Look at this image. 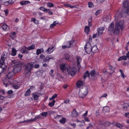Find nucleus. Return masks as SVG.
<instances>
[{"label": "nucleus", "mask_w": 129, "mask_h": 129, "mask_svg": "<svg viewBox=\"0 0 129 129\" xmlns=\"http://www.w3.org/2000/svg\"><path fill=\"white\" fill-rule=\"evenodd\" d=\"M34 62L27 63L25 66L24 73L26 77H28L31 74V70L33 68Z\"/></svg>", "instance_id": "obj_1"}, {"label": "nucleus", "mask_w": 129, "mask_h": 129, "mask_svg": "<svg viewBox=\"0 0 129 129\" xmlns=\"http://www.w3.org/2000/svg\"><path fill=\"white\" fill-rule=\"evenodd\" d=\"M67 70L68 74L72 76L75 75L76 73L77 70L74 67L72 68L70 67H68L67 68Z\"/></svg>", "instance_id": "obj_2"}, {"label": "nucleus", "mask_w": 129, "mask_h": 129, "mask_svg": "<svg viewBox=\"0 0 129 129\" xmlns=\"http://www.w3.org/2000/svg\"><path fill=\"white\" fill-rule=\"evenodd\" d=\"M90 74L92 77L91 79L92 80H94L99 75L98 72H95L94 70H93L90 72Z\"/></svg>", "instance_id": "obj_3"}, {"label": "nucleus", "mask_w": 129, "mask_h": 129, "mask_svg": "<svg viewBox=\"0 0 129 129\" xmlns=\"http://www.w3.org/2000/svg\"><path fill=\"white\" fill-rule=\"evenodd\" d=\"M87 92L86 90H79V96L82 98L85 97L87 94Z\"/></svg>", "instance_id": "obj_4"}, {"label": "nucleus", "mask_w": 129, "mask_h": 129, "mask_svg": "<svg viewBox=\"0 0 129 129\" xmlns=\"http://www.w3.org/2000/svg\"><path fill=\"white\" fill-rule=\"evenodd\" d=\"M123 21H121L117 23L115 25V27L119 29H122L123 28Z\"/></svg>", "instance_id": "obj_5"}, {"label": "nucleus", "mask_w": 129, "mask_h": 129, "mask_svg": "<svg viewBox=\"0 0 129 129\" xmlns=\"http://www.w3.org/2000/svg\"><path fill=\"white\" fill-rule=\"evenodd\" d=\"M79 115V113L76 109H74L71 112V116L72 118L77 117Z\"/></svg>", "instance_id": "obj_6"}, {"label": "nucleus", "mask_w": 129, "mask_h": 129, "mask_svg": "<svg viewBox=\"0 0 129 129\" xmlns=\"http://www.w3.org/2000/svg\"><path fill=\"white\" fill-rule=\"evenodd\" d=\"M22 69L21 67L19 65H17L14 68L13 70V72L15 74L19 72Z\"/></svg>", "instance_id": "obj_7"}, {"label": "nucleus", "mask_w": 129, "mask_h": 129, "mask_svg": "<svg viewBox=\"0 0 129 129\" xmlns=\"http://www.w3.org/2000/svg\"><path fill=\"white\" fill-rule=\"evenodd\" d=\"M7 56V53L6 51H4L1 55L0 59L5 62Z\"/></svg>", "instance_id": "obj_8"}, {"label": "nucleus", "mask_w": 129, "mask_h": 129, "mask_svg": "<svg viewBox=\"0 0 129 129\" xmlns=\"http://www.w3.org/2000/svg\"><path fill=\"white\" fill-rule=\"evenodd\" d=\"M99 123L100 124L98 125L97 123H96L94 125H95L96 127V129H101V128L103 127V126H106L105 125L104 123L102 124V123H101V122H99Z\"/></svg>", "instance_id": "obj_9"}, {"label": "nucleus", "mask_w": 129, "mask_h": 129, "mask_svg": "<svg viewBox=\"0 0 129 129\" xmlns=\"http://www.w3.org/2000/svg\"><path fill=\"white\" fill-rule=\"evenodd\" d=\"M60 70L62 72H64L66 71V67L65 64L63 63L60 64Z\"/></svg>", "instance_id": "obj_10"}, {"label": "nucleus", "mask_w": 129, "mask_h": 129, "mask_svg": "<svg viewBox=\"0 0 129 129\" xmlns=\"http://www.w3.org/2000/svg\"><path fill=\"white\" fill-rule=\"evenodd\" d=\"M13 3L14 2L12 0H9L8 1L6 2L4 1L3 3H2V4L6 6H8L12 4H13Z\"/></svg>", "instance_id": "obj_11"}, {"label": "nucleus", "mask_w": 129, "mask_h": 129, "mask_svg": "<svg viewBox=\"0 0 129 129\" xmlns=\"http://www.w3.org/2000/svg\"><path fill=\"white\" fill-rule=\"evenodd\" d=\"M2 27L3 30L5 31H7L9 29V26L6 24H3Z\"/></svg>", "instance_id": "obj_12"}, {"label": "nucleus", "mask_w": 129, "mask_h": 129, "mask_svg": "<svg viewBox=\"0 0 129 129\" xmlns=\"http://www.w3.org/2000/svg\"><path fill=\"white\" fill-rule=\"evenodd\" d=\"M15 74L13 72H11L8 73L7 77L9 79H10L13 77Z\"/></svg>", "instance_id": "obj_13"}, {"label": "nucleus", "mask_w": 129, "mask_h": 129, "mask_svg": "<svg viewBox=\"0 0 129 129\" xmlns=\"http://www.w3.org/2000/svg\"><path fill=\"white\" fill-rule=\"evenodd\" d=\"M110 111V108L108 106H105L103 107V112L105 114L107 113L108 112Z\"/></svg>", "instance_id": "obj_14"}, {"label": "nucleus", "mask_w": 129, "mask_h": 129, "mask_svg": "<svg viewBox=\"0 0 129 129\" xmlns=\"http://www.w3.org/2000/svg\"><path fill=\"white\" fill-rule=\"evenodd\" d=\"M83 84V83L82 81H78L76 83V85L77 87L80 88L82 86Z\"/></svg>", "instance_id": "obj_15"}, {"label": "nucleus", "mask_w": 129, "mask_h": 129, "mask_svg": "<svg viewBox=\"0 0 129 129\" xmlns=\"http://www.w3.org/2000/svg\"><path fill=\"white\" fill-rule=\"evenodd\" d=\"M53 57L50 56H47L44 59L43 62H46L47 61H49L50 59H53Z\"/></svg>", "instance_id": "obj_16"}, {"label": "nucleus", "mask_w": 129, "mask_h": 129, "mask_svg": "<svg viewBox=\"0 0 129 129\" xmlns=\"http://www.w3.org/2000/svg\"><path fill=\"white\" fill-rule=\"evenodd\" d=\"M104 27H100L98 29V34L100 35L103 34V31L104 30Z\"/></svg>", "instance_id": "obj_17"}, {"label": "nucleus", "mask_w": 129, "mask_h": 129, "mask_svg": "<svg viewBox=\"0 0 129 129\" xmlns=\"http://www.w3.org/2000/svg\"><path fill=\"white\" fill-rule=\"evenodd\" d=\"M76 61L77 66L78 67H80V62L81 61V59L80 56H77L76 57Z\"/></svg>", "instance_id": "obj_18"}, {"label": "nucleus", "mask_w": 129, "mask_h": 129, "mask_svg": "<svg viewBox=\"0 0 129 129\" xmlns=\"http://www.w3.org/2000/svg\"><path fill=\"white\" fill-rule=\"evenodd\" d=\"M111 18L110 15H107L106 17L104 18V21L106 22H109L110 21Z\"/></svg>", "instance_id": "obj_19"}, {"label": "nucleus", "mask_w": 129, "mask_h": 129, "mask_svg": "<svg viewBox=\"0 0 129 129\" xmlns=\"http://www.w3.org/2000/svg\"><path fill=\"white\" fill-rule=\"evenodd\" d=\"M53 47L50 46L46 52H47V53L48 54H50L53 51Z\"/></svg>", "instance_id": "obj_20"}, {"label": "nucleus", "mask_w": 129, "mask_h": 129, "mask_svg": "<svg viewBox=\"0 0 129 129\" xmlns=\"http://www.w3.org/2000/svg\"><path fill=\"white\" fill-rule=\"evenodd\" d=\"M97 50L98 48L96 46V45H94L91 47V51L95 53L97 51Z\"/></svg>", "instance_id": "obj_21"}, {"label": "nucleus", "mask_w": 129, "mask_h": 129, "mask_svg": "<svg viewBox=\"0 0 129 129\" xmlns=\"http://www.w3.org/2000/svg\"><path fill=\"white\" fill-rule=\"evenodd\" d=\"M28 50L27 49V48L24 46L22 48L21 51L22 53H28Z\"/></svg>", "instance_id": "obj_22"}, {"label": "nucleus", "mask_w": 129, "mask_h": 129, "mask_svg": "<svg viewBox=\"0 0 129 129\" xmlns=\"http://www.w3.org/2000/svg\"><path fill=\"white\" fill-rule=\"evenodd\" d=\"M74 42L72 41H68L67 42L66 46H70V48L72 47L73 45Z\"/></svg>", "instance_id": "obj_23"}, {"label": "nucleus", "mask_w": 129, "mask_h": 129, "mask_svg": "<svg viewBox=\"0 0 129 129\" xmlns=\"http://www.w3.org/2000/svg\"><path fill=\"white\" fill-rule=\"evenodd\" d=\"M30 3V2L29 1H21L20 2V4L21 5L23 6L24 5H27L28 4Z\"/></svg>", "instance_id": "obj_24"}, {"label": "nucleus", "mask_w": 129, "mask_h": 129, "mask_svg": "<svg viewBox=\"0 0 129 129\" xmlns=\"http://www.w3.org/2000/svg\"><path fill=\"white\" fill-rule=\"evenodd\" d=\"M120 30L115 27L113 31V34L115 35H117L119 33Z\"/></svg>", "instance_id": "obj_25"}, {"label": "nucleus", "mask_w": 129, "mask_h": 129, "mask_svg": "<svg viewBox=\"0 0 129 129\" xmlns=\"http://www.w3.org/2000/svg\"><path fill=\"white\" fill-rule=\"evenodd\" d=\"M127 59V57L126 56H122L118 58V60L119 61H121L122 60H126Z\"/></svg>", "instance_id": "obj_26"}, {"label": "nucleus", "mask_w": 129, "mask_h": 129, "mask_svg": "<svg viewBox=\"0 0 129 129\" xmlns=\"http://www.w3.org/2000/svg\"><path fill=\"white\" fill-rule=\"evenodd\" d=\"M32 96L33 97L34 100L36 101L38 100L39 96L38 95L34 93H32Z\"/></svg>", "instance_id": "obj_27"}, {"label": "nucleus", "mask_w": 129, "mask_h": 129, "mask_svg": "<svg viewBox=\"0 0 129 129\" xmlns=\"http://www.w3.org/2000/svg\"><path fill=\"white\" fill-rule=\"evenodd\" d=\"M3 82L6 87L8 86L9 85V81L7 79H5L3 81Z\"/></svg>", "instance_id": "obj_28"}, {"label": "nucleus", "mask_w": 129, "mask_h": 129, "mask_svg": "<svg viewBox=\"0 0 129 129\" xmlns=\"http://www.w3.org/2000/svg\"><path fill=\"white\" fill-rule=\"evenodd\" d=\"M16 33L15 32L11 33L10 34V37L11 39L13 40L15 37Z\"/></svg>", "instance_id": "obj_29"}, {"label": "nucleus", "mask_w": 129, "mask_h": 129, "mask_svg": "<svg viewBox=\"0 0 129 129\" xmlns=\"http://www.w3.org/2000/svg\"><path fill=\"white\" fill-rule=\"evenodd\" d=\"M13 92V91L12 90H8L7 92V94L8 95V97L9 98L11 97V95Z\"/></svg>", "instance_id": "obj_30"}, {"label": "nucleus", "mask_w": 129, "mask_h": 129, "mask_svg": "<svg viewBox=\"0 0 129 129\" xmlns=\"http://www.w3.org/2000/svg\"><path fill=\"white\" fill-rule=\"evenodd\" d=\"M128 1L126 0L124 1L123 3V6L124 8H126L128 7L129 6H128Z\"/></svg>", "instance_id": "obj_31"}, {"label": "nucleus", "mask_w": 129, "mask_h": 129, "mask_svg": "<svg viewBox=\"0 0 129 129\" xmlns=\"http://www.w3.org/2000/svg\"><path fill=\"white\" fill-rule=\"evenodd\" d=\"M31 92V91L30 89H28L26 91L24 95L25 96H27L29 95Z\"/></svg>", "instance_id": "obj_32"}, {"label": "nucleus", "mask_w": 129, "mask_h": 129, "mask_svg": "<svg viewBox=\"0 0 129 129\" xmlns=\"http://www.w3.org/2000/svg\"><path fill=\"white\" fill-rule=\"evenodd\" d=\"M66 120V118H65L63 117L61 119L59 120V121L60 123L63 124L65 123Z\"/></svg>", "instance_id": "obj_33"}, {"label": "nucleus", "mask_w": 129, "mask_h": 129, "mask_svg": "<svg viewBox=\"0 0 129 129\" xmlns=\"http://www.w3.org/2000/svg\"><path fill=\"white\" fill-rule=\"evenodd\" d=\"M35 48V45L34 44H33L29 46H28L27 47V50H31L34 49Z\"/></svg>", "instance_id": "obj_34"}, {"label": "nucleus", "mask_w": 129, "mask_h": 129, "mask_svg": "<svg viewBox=\"0 0 129 129\" xmlns=\"http://www.w3.org/2000/svg\"><path fill=\"white\" fill-rule=\"evenodd\" d=\"M55 102L54 100H53L52 102L49 103L48 104V105L50 107H52L54 106Z\"/></svg>", "instance_id": "obj_35"}, {"label": "nucleus", "mask_w": 129, "mask_h": 129, "mask_svg": "<svg viewBox=\"0 0 129 129\" xmlns=\"http://www.w3.org/2000/svg\"><path fill=\"white\" fill-rule=\"evenodd\" d=\"M16 49L14 48L12 49L11 55L13 56H14L16 55Z\"/></svg>", "instance_id": "obj_36"}, {"label": "nucleus", "mask_w": 129, "mask_h": 129, "mask_svg": "<svg viewBox=\"0 0 129 129\" xmlns=\"http://www.w3.org/2000/svg\"><path fill=\"white\" fill-rule=\"evenodd\" d=\"M119 72H120L121 73V76L123 78H124L125 77H126V76H125L123 73V72L122 70L121 69H120L119 70Z\"/></svg>", "instance_id": "obj_37"}, {"label": "nucleus", "mask_w": 129, "mask_h": 129, "mask_svg": "<svg viewBox=\"0 0 129 129\" xmlns=\"http://www.w3.org/2000/svg\"><path fill=\"white\" fill-rule=\"evenodd\" d=\"M84 31L85 33L87 34L89 33V26H86L85 27Z\"/></svg>", "instance_id": "obj_38"}, {"label": "nucleus", "mask_w": 129, "mask_h": 129, "mask_svg": "<svg viewBox=\"0 0 129 129\" xmlns=\"http://www.w3.org/2000/svg\"><path fill=\"white\" fill-rule=\"evenodd\" d=\"M87 77H89V71H87L84 73L83 77L84 79H85Z\"/></svg>", "instance_id": "obj_39"}, {"label": "nucleus", "mask_w": 129, "mask_h": 129, "mask_svg": "<svg viewBox=\"0 0 129 129\" xmlns=\"http://www.w3.org/2000/svg\"><path fill=\"white\" fill-rule=\"evenodd\" d=\"M57 94H54L52 95V96L49 99L50 100H51L55 99L57 97Z\"/></svg>", "instance_id": "obj_40"}, {"label": "nucleus", "mask_w": 129, "mask_h": 129, "mask_svg": "<svg viewBox=\"0 0 129 129\" xmlns=\"http://www.w3.org/2000/svg\"><path fill=\"white\" fill-rule=\"evenodd\" d=\"M47 6L48 7L51 8L54 6V4L48 2L47 4Z\"/></svg>", "instance_id": "obj_41"}, {"label": "nucleus", "mask_w": 129, "mask_h": 129, "mask_svg": "<svg viewBox=\"0 0 129 129\" xmlns=\"http://www.w3.org/2000/svg\"><path fill=\"white\" fill-rule=\"evenodd\" d=\"M39 9L41 10L46 12V11L47 10V9L46 8L44 7H41Z\"/></svg>", "instance_id": "obj_42"}, {"label": "nucleus", "mask_w": 129, "mask_h": 129, "mask_svg": "<svg viewBox=\"0 0 129 129\" xmlns=\"http://www.w3.org/2000/svg\"><path fill=\"white\" fill-rule=\"evenodd\" d=\"M115 126L119 128L122 127H123L122 125L118 123H116Z\"/></svg>", "instance_id": "obj_43"}, {"label": "nucleus", "mask_w": 129, "mask_h": 129, "mask_svg": "<svg viewBox=\"0 0 129 129\" xmlns=\"http://www.w3.org/2000/svg\"><path fill=\"white\" fill-rule=\"evenodd\" d=\"M113 28H110L109 27L108 29V31L109 34L110 35H111L113 33Z\"/></svg>", "instance_id": "obj_44"}, {"label": "nucleus", "mask_w": 129, "mask_h": 129, "mask_svg": "<svg viewBox=\"0 0 129 129\" xmlns=\"http://www.w3.org/2000/svg\"><path fill=\"white\" fill-rule=\"evenodd\" d=\"M48 114V112H43L41 113L40 115H41L43 116L46 117Z\"/></svg>", "instance_id": "obj_45"}, {"label": "nucleus", "mask_w": 129, "mask_h": 129, "mask_svg": "<svg viewBox=\"0 0 129 129\" xmlns=\"http://www.w3.org/2000/svg\"><path fill=\"white\" fill-rule=\"evenodd\" d=\"M5 62L4 61L0 59V68H2V66L4 64Z\"/></svg>", "instance_id": "obj_46"}, {"label": "nucleus", "mask_w": 129, "mask_h": 129, "mask_svg": "<svg viewBox=\"0 0 129 129\" xmlns=\"http://www.w3.org/2000/svg\"><path fill=\"white\" fill-rule=\"evenodd\" d=\"M41 49H38L37 50L36 53L37 55H39L41 53Z\"/></svg>", "instance_id": "obj_47"}, {"label": "nucleus", "mask_w": 129, "mask_h": 129, "mask_svg": "<svg viewBox=\"0 0 129 129\" xmlns=\"http://www.w3.org/2000/svg\"><path fill=\"white\" fill-rule=\"evenodd\" d=\"M100 35H99L98 34L96 33L93 35L92 36V38H95L98 37H100Z\"/></svg>", "instance_id": "obj_48"}, {"label": "nucleus", "mask_w": 129, "mask_h": 129, "mask_svg": "<svg viewBox=\"0 0 129 129\" xmlns=\"http://www.w3.org/2000/svg\"><path fill=\"white\" fill-rule=\"evenodd\" d=\"M47 10L46 12V13H48L49 15H52L53 14V13L52 12L50 11V10L49 9H47Z\"/></svg>", "instance_id": "obj_49"}, {"label": "nucleus", "mask_w": 129, "mask_h": 129, "mask_svg": "<svg viewBox=\"0 0 129 129\" xmlns=\"http://www.w3.org/2000/svg\"><path fill=\"white\" fill-rule=\"evenodd\" d=\"M88 43H89V42L88 41L87 42V43H86V44H85V46H84V49L85 50V51H86V52L87 54H89V53H88V51H87L86 50L87 49V44H88Z\"/></svg>", "instance_id": "obj_50"}, {"label": "nucleus", "mask_w": 129, "mask_h": 129, "mask_svg": "<svg viewBox=\"0 0 129 129\" xmlns=\"http://www.w3.org/2000/svg\"><path fill=\"white\" fill-rule=\"evenodd\" d=\"M94 6V5L93 3L91 2H89V8H93Z\"/></svg>", "instance_id": "obj_51"}, {"label": "nucleus", "mask_w": 129, "mask_h": 129, "mask_svg": "<svg viewBox=\"0 0 129 129\" xmlns=\"http://www.w3.org/2000/svg\"><path fill=\"white\" fill-rule=\"evenodd\" d=\"M4 11L5 13V15L6 16H7L9 13V11L8 9H6L4 10Z\"/></svg>", "instance_id": "obj_52"}, {"label": "nucleus", "mask_w": 129, "mask_h": 129, "mask_svg": "<svg viewBox=\"0 0 129 129\" xmlns=\"http://www.w3.org/2000/svg\"><path fill=\"white\" fill-rule=\"evenodd\" d=\"M13 88L14 89H18L19 88V87L17 85H13Z\"/></svg>", "instance_id": "obj_53"}, {"label": "nucleus", "mask_w": 129, "mask_h": 129, "mask_svg": "<svg viewBox=\"0 0 129 129\" xmlns=\"http://www.w3.org/2000/svg\"><path fill=\"white\" fill-rule=\"evenodd\" d=\"M92 19L91 17L89 19V27L92 26V24L91 23Z\"/></svg>", "instance_id": "obj_54"}, {"label": "nucleus", "mask_w": 129, "mask_h": 129, "mask_svg": "<svg viewBox=\"0 0 129 129\" xmlns=\"http://www.w3.org/2000/svg\"><path fill=\"white\" fill-rule=\"evenodd\" d=\"M70 101L69 99H67L64 101L63 103H64L67 104L68 103H69Z\"/></svg>", "instance_id": "obj_55"}, {"label": "nucleus", "mask_w": 129, "mask_h": 129, "mask_svg": "<svg viewBox=\"0 0 129 129\" xmlns=\"http://www.w3.org/2000/svg\"><path fill=\"white\" fill-rule=\"evenodd\" d=\"M109 69L110 70L113 71L115 70V68L112 66H110L109 67Z\"/></svg>", "instance_id": "obj_56"}, {"label": "nucleus", "mask_w": 129, "mask_h": 129, "mask_svg": "<svg viewBox=\"0 0 129 129\" xmlns=\"http://www.w3.org/2000/svg\"><path fill=\"white\" fill-rule=\"evenodd\" d=\"M102 12V10H98L95 12V14L96 15H98L100 13H101Z\"/></svg>", "instance_id": "obj_57"}, {"label": "nucleus", "mask_w": 129, "mask_h": 129, "mask_svg": "<svg viewBox=\"0 0 129 129\" xmlns=\"http://www.w3.org/2000/svg\"><path fill=\"white\" fill-rule=\"evenodd\" d=\"M114 27V23L113 22H111L110 24L109 27L113 29Z\"/></svg>", "instance_id": "obj_58"}, {"label": "nucleus", "mask_w": 129, "mask_h": 129, "mask_svg": "<svg viewBox=\"0 0 129 129\" xmlns=\"http://www.w3.org/2000/svg\"><path fill=\"white\" fill-rule=\"evenodd\" d=\"M88 112V111H86L82 115V117H83L84 118H85V117L87 114Z\"/></svg>", "instance_id": "obj_59"}, {"label": "nucleus", "mask_w": 129, "mask_h": 129, "mask_svg": "<svg viewBox=\"0 0 129 129\" xmlns=\"http://www.w3.org/2000/svg\"><path fill=\"white\" fill-rule=\"evenodd\" d=\"M41 115H37L34 118L35 120H36L37 119H39L40 118H41V117L40 116Z\"/></svg>", "instance_id": "obj_60"}, {"label": "nucleus", "mask_w": 129, "mask_h": 129, "mask_svg": "<svg viewBox=\"0 0 129 129\" xmlns=\"http://www.w3.org/2000/svg\"><path fill=\"white\" fill-rule=\"evenodd\" d=\"M64 6L66 7H69L71 8H72V6L71 5V4H64Z\"/></svg>", "instance_id": "obj_61"}, {"label": "nucleus", "mask_w": 129, "mask_h": 129, "mask_svg": "<svg viewBox=\"0 0 129 129\" xmlns=\"http://www.w3.org/2000/svg\"><path fill=\"white\" fill-rule=\"evenodd\" d=\"M70 46H66V45H64L62 46V48L63 49H65L66 48H70Z\"/></svg>", "instance_id": "obj_62"}, {"label": "nucleus", "mask_w": 129, "mask_h": 129, "mask_svg": "<svg viewBox=\"0 0 129 129\" xmlns=\"http://www.w3.org/2000/svg\"><path fill=\"white\" fill-rule=\"evenodd\" d=\"M69 55L68 54H66L65 55V59L67 60H68L69 58Z\"/></svg>", "instance_id": "obj_63"}, {"label": "nucleus", "mask_w": 129, "mask_h": 129, "mask_svg": "<svg viewBox=\"0 0 129 129\" xmlns=\"http://www.w3.org/2000/svg\"><path fill=\"white\" fill-rule=\"evenodd\" d=\"M124 115L126 117L128 118H129V112L125 113Z\"/></svg>", "instance_id": "obj_64"}]
</instances>
